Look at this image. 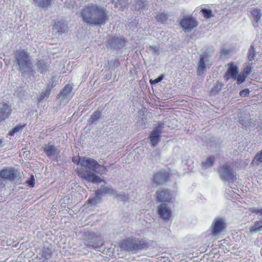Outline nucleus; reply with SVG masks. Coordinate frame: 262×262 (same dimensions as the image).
<instances>
[{
  "label": "nucleus",
  "mask_w": 262,
  "mask_h": 262,
  "mask_svg": "<svg viewBox=\"0 0 262 262\" xmlns=\"http://www.w3.org/2000/svg\"><path fill=\"white\" fill-rule=\"evenodd\" d=\"M78 164H80L82 166L77 170L78 175L81 178L93 183L103 182V180L101 177L91 171V170L94 171L101 174L105 172V168L99 165L97 161L94 159L82 158H79Z\"/></svg>",
  "instance_id": "obj_1"
},
{
  "label": "nucleus",
  "mask_w": 262,
  "mask_h": 262,
  "mask_svg": "<svg viewBox=\"0 0 262 262\" xmlns=\"http://www.w3.org/2000/svg\"><path fill=\"white\" fill-rule=\"evenodd\" d=\"M80 16L84 23L94 26L103 25L108 20L106 10L103 7L93 3L88 4L82 8Z\"/></svg>",
  "instance_id": "obj_2"
},
{
  "label": "nucleus",
  "mask_w": 262,
  "mask_h": 262,
  "mask_svg": "<svg viewBox=\"0 0 262 262\" xmlns=\"http://www.w3.org/2000/svg\"><path fill=\"white\" fill-rule=\"evenodd\" d=\"M14 63L18 66V70L20 72H26L31 70L32 62L29 53L25 50L17 51L15 53Z\"/></svg>",
  "instance_id": "obj_3"
},
{
  "label": "nucleus",
  "mask_w": 262,
  "mask_h": 262,
  "mask_svg": "<svg viewBox=\"0 0 262 262\" xmlns=\"http://www.w3.org/2000/svg\"><path fill=\"white\" fill-rule=\"evenodd\" d=\"M219 173L221 179L230 185L236 180V175L232 167L228 164H225L221 167Z\"/></svg>",
  "instance_id": "obj_4"
},
{
  "label": "nucleus",
  "mask_w": 262,
  "mask_h": 262,
  "mask_svg": "<svg viewBox=\"0 0 262 262\" xmlns=\"http://www.w3.org/2000/svg\"><path fill=\"white\" fill-rule=\"evenodd\" d=\"M121 247L129 252L136 253L144 248V243L138 238H128L121 243Z\"/></svg>",
  "instance_id": "obj_5"
},
{
  "label": "nucleus",
  "mask_w": 262,
  "mask_h": 262,
  "mask_svg": "<svg viewBox=\"0 0 262 262\" xmlns=\"http://www.w3.org/2000/svg\"><path fill=\"white\" fill-rule=\"evenodd\" d=\"M226 227V223L223 219L219 217L214 219L211 227L212 235L216 237H219Z\"/></svg>",
  "instance_id": "obj_6"
},
{
  "label": "nucleus",
  "mask_w": 262,
  "mask_h": 262,
  "mask_svg": "<svg viewBox=\"0 0 262 262\" xmlns=\"http://www.w3.org/2000/svg\"><path fill=\"white\" fill-rule=\"evenodd\" d=\"M180 25L185 32H190L198 26L196 19L191 16L184 15L180 21Z\"/></svg>",
  "instance_id": "obj_7"
},
{
  "label": "nucleus",
  "mask_w": 262,
  "mask_h": 262,
  "mask_svg": "<svg viewBox=\"0 0 262 262\" xmlns=\"http://www.w3.org/2000/svg\"><path fill=\"white\" fill-rule=\"evenodd\" d=\"M126 42L124 37L114 36L108 40L106 46L114 49H121L125 46Z\"/></svg>",
  "instance_id": "obj_8"
},
{
  "label": "nucleus",
  "mask_w": 262,
  "mask_h": 262,
  "mask_svg": "<svg viewBox=\"0 0 262 262\" xmlns=\"http://www.w3.org/2000/svg\"><path fill=\"white\" fill-rule=\"evenodd\" d=\"M156 201L160 202H169L172 199V193L168 189H159L156 193Z\"/></svg>",
  "instance_id": "obj_9"
},
{
  "label": "nucleus",
  "mask_w": 262,
  "mask_h": 262,
  "mask_svg": "<svg viewBox=\"0 0 262 262\" xmlns=\"http://www.w3.org/2000/svg\"><path fill=\"white\" fill-rule=\"evenodd\" d=\"M43 152L50 159L56 160L58 156L59 149L52 144H46L43 147Z\"/></svg>",
  "instance_id": "obj_10"
},
{
  "label": "nucleus",
  "mask_w": 262,
  "mask_h": 262,
  "mask_svg": "<svg viewBox=\"0 0 262 262\" xmlns=\"http://www.w3.org/2000/svg\"><path fill=\"white\" fill-rule=\"evenodd\" d=\"M228 69L225 75V78L227 80L230 78L235 79L237 75L238 70L237 66L233 62L228 64Z\"/></svg>",
  "instance_id": "obj_11"
},
{
  "label": "nucleus",
  "mask_w": 262,
  "mask_h": 262,
  "mask_svg": "<svg viewBox=\"0 0 262 262\" xmlns=\"http://www.w3.org/2000/svg\"><path fill=\"white\" fill-rule=\"evenodd\" d=\"M108 186L104 187L102 189L97 190L95 192V196L93 198L90 199L88 201V203L91 205H95L100 202L101 196L105 195L107 194V189Z\"/></svg>",
  "instance_id": "obj_12"
},
{
  "label": "nucleus",
  "mask_w": 262,
  "mask_h": 262,
  "mask_svg": "<svg viewBox=\"0 0 262 262\" xmlns=\"http://www.w3.org/2000/svg\"><path fill=\"white\" fill-rule=\"evenodd\" d=\"M169 173L164 169H160L155 173L153 183L156 185L163 183L168 178Z\"/></svg>",
  "instance_id": "obj_13"
},
{
  "label": "nucleus",
  "mask_w": 262,
  "mask_h": 262,
  "mask_svg": "<svg viewBox=\"0 0 262 262\" xmlns=\"http://www.w3.org/2000/svg\"><path fill=\"white\" fill-rule=\"evenodd\" d=\"M17 172L12 168L4 169L0 172V176L2 178L10 180L17 178Z\"/></svg>",
  "instance_id": "obj_14"
},
{
  "label": "nucleus",
  "mask_w": 262,
  "mask_h": 262,
  "mask_svg": "<svg viewBox=\"0 0 262 262\" xmlns=\"http://www.w3.org/2000/svg\"><path fill=\"white\" fill-rule=\"evenodd\" d=\"M158 212L163 219H167L170 216L171 210L167 204H162L159 206Z\"/></svg>",
  "instance_id": "obj_15"
},
{
  "label": "nucleus",
  "mask_w": 262,
  "mask_h": 262,
  "mask_svg": "<svg viewBox=\"0 0 262 262\" xmlns=\"http://www.w3.org/2000/svg\"><path fill=\"white\" fill-rule=\"evenodd\" d=\"M160 134L161 130L159 128L151 132L149 139L152 146L156 145L160 141Z\"/></svg>",
  "instance_id": "obj_16"
},
{
  "label": "nucleus",
  "mask_w": 262,
  "mask_h": 262,
  "mask_svg": "<svg viewBox=\"0 0 262 262\" xmlns=\"http://www.w3.org/2000/svg\"><path fill=\"white\" fill-rule=\"evenodd\" d=\"M11 111L8 104L0 103V121L4 120L8 117Z\"/></svg>",
  "instance_id": "obj_17"
},
{
  "label": "nucleus",
  "mask_w": 262,
  "mask_h": 262,
  "mask_svg": "<svg viewBox=\"0 0 262 262\" xmlns=\"http://www.w3.org/2000/svg\"><path fill=\"white\" fill-rule=\"evenodd\" d=\"M73 96L72 86L70 84H67L61 92L60 97L66 99V102H68Z\"/></svg>",
  "instance_id": "obj_18"
},
{
  "label": "nucleus",
  "mask_w": 262,
  "mask_h": 262,
  "mask_svg": "<svg viewBox=\"0 0 262 262\" xmlns=\"http://www.w3.org/2000/svg\"><path fill=\"white\" fill-rule=\"evenodd\" d=\"M251 14L253 18V26L257 27L258 26V22L262 15L261 10L257 8L253 9L251 11Z\"/></svg>",
  "instance_id": "obj_19"
},
{
  "label": "nucleus",
  "mask_w": 262,
  "mask_h": 262,
  "mask_svg": "<svg viewBox=\"0 0 262 262\" xmlns=\"http://www.w3.org/2000/svg\"><path fill=\"white\" fill-rule=\"evenodd\" d=\"M55 32H58L59 34L65 33L68 30L67 24L64 22L59 21L53 27Z\"/></svg>",
  "instance_id": "obj_20"
},
{
  "label": "nucleus",
  "mask_w": 262,
  "mask_h": 262,
  "mask_svg": "<svg viewBox=\"0 0 262 262\" xmlns=\"http://www.w3.org/2000/svg\"><path fill=\"white\" fill-rule=\"evenodd\" d=\"M33 4L41 8H47L51 4L52 0H32Z\"/></svg>",
  "instance_id": "obj_21"
},
{
  "label": "nucleus",
  "mask_w": 262,
  "mask_h": 262,
  "mask_svg": "<svg viewBox=\"0 0 262 262\" xmlns=\"http://www.w3.org/2000/svg\"><path fill=\"white\" fill-rule=\"evenodd\" d=\"M101 116V113L100 112H94V113L91 115L90 118L88 120L89 124H96Z\"/></svg>",
  "instance_id": "obj_22"
},
{
  "label": "nucleus",
  "mask_w": 262,
  "mask_h": 262,
  "mask_svg": "<svg viewBox=\"0 0 262 262\" xmlns=\"http://www.w3.org/2000/svg\"><path fill=\"white\" fill-rule=\"evenodd\" d=\"M262 228V220H260L254 223V225L250 227V232L255 233L259 231Z\"/></svg>",
  "instance_id": "obj_23"
},
{
  "label": "nucleus",
  "mask_w": 262,
  "mask_h": 262,
  "mask_svg": "<svg viewBox=\"0 0 262 262\" xmlns=\"http://www.w3.org/2000/svg\"><path fill=\"white\" fill-rule=\"evenodd\" d=\"M36 66L37 70L41 73L46 71L47 69V63L43 60H39L37 61Z\"/></svg>",
  "instance_id": "obj_24"
},
{
  "label": "nucleus",
  "mask_w": 262,
  "mask_h": 262,
  "mask_svg": "<svg viewBox=\"0 0 262 262\" xmlns=\"http://www.w3.org/2000/svg\"><path fill=\"white\" fill-rule=\"evenodd\" d=\"M214 158L212 157H208L205 161L202 163V167L204 169H207L211 167L213 165Z\"/></svg>",
  "instance_id": "obj_25"
},
{
  "label": "nucleus",
  "mask_w": 262,
  "mask_h": 262,
  "mask_svg": "<svg viewBox=\"0 0 262 262\" xmlns=\"http://www.w3.org/2000/svg\"><path fill=\"white\" fill-rule=\"evenodd\" d=\"M206 69V66L205 63L204 57H202L199 61V64L198 69V71L200 75L203 73Z\"/></svg>",
  "instance_id": "obj_26"
},
{
  "label": "nucleus",
  "mask_w": 262,
  "mask_h": 262,
  "mask_svg": "<svg viewBox=\"0 0 262 262\" xmlns=\"http://www.w3.org/2000/svg\"><path fill=\"white\" fill-rule=\"evenodd\" d=\"M261 162H262V150L255 155L252 161V164L253 165H258Z\"/></svg>",
  "instance_id": "obj_27"
},
{
  "label": "nucleus",
  "mask_w": 262,
  "mask_h": 262,
  "mask_svg": "<svg viewBox=\"0 0 262 262\" xmlns=\"http://www.w3.org/2000/svg\"><path fill=\"white\" fill-rule=\"evenodd\" d=\"M168 17V15L164 13H160L156 16L157 20L162 24L164 23L167 20Z\"/></svg>",
  "instance_id": "obj_28"
},
{
  "label": "nucleus",
  "mask_w": 262,
  "mask_h": 262,
  "mask_svg": "<svg viewBox=\"0 0 262 262\" xmlns=\"http://www.w3.org/2000/svg\"><path fill=\"white\" fill-rule=\"evenodd\" d=\"M52 256V251L48 248H43L42 252V256L46 259H49Z\"/></svg>",
  "instance_id": "obj_29"
},
{
  "label": "nucleus",
  "mask_w": 262,
  "mask_h": 262,
  "mask_svg": "<svg viewBox=\"0 0 262 262\" xmlns=\"http://www.w3.org/2000/svg\"><path fill=\"white\" fill-rule=\"evenodd\" d=\"M24 125H16L10 132V134L12 136H14L15 134H17V133H20L23 129V128L24 127Z\"/></svg>",
  "instance_id": "obj_30"
},
{
  "label": "nucleus",
  "mask_w": 262,
  "mask_h": 262,
  "mask_svg": "<svg viewBox=\"0 0 262 262\" xmlns=\"http://www.w3.org/2000/svg\"><path fill=\"white\" fill-rule=\"evenodd\" d=\"M201 12H202L204 17H205L206 18H209L213 17L211 10L207 9H202Z\"/></svg>",
  "instance_id": "obj_31"
},
{
  "label": "nucleus",
  "mask_w": 262,
  "mask_h": 262,
  "mask_svg": "<svg viewBox=\"0 0 262 262\" xmlns=\"http://www.w3.org/2000/svg\"><path fill=\"white\" fill-rule=\"evenodd\" d=\"M248 57L249 60H252L254 57V50L253 45H251L248 52Z\"/></svg>",
  "instance_id": "obj_32"
},
{
  "label": "nucleus",
  "mask_w": 262,
  "mask_h": 262,
  "mask_svg": "<svg viewBox=\"0 0 262 262\" xmlns=\"http://www.w3.org/2000/svg\"><path fill=\"white\" fill-rule=\"evenodd\" d=\"M246 75L244 73H241L238 75H236V79L237 83L241 84L244 82L245 80Z\"/></svg>",
  "instance_id": "obj_33"
},
{
  "label": "nucleus",
  "mask_w": 262,
  "mask_h": 262,
  "mask_svg": "<svg viewBox=\"0 0 262 262\" xmlns=\"http://www.w3.org/2000/svg\"><path fill=\"white\" fill-rule=\"evenodd\" d=\"M147 50L149 52L159 54V47L158 46H150Z\"/></svg>",
  "instance_id": "obj_34"
},
{
  "label": "nucleus",
  "mask_w": 262,
  "mask_h": 262,
  "mask_svg": "<svg viewBox=\"0 0 262 262\" xmlns=\"http://www.w3.org/2000/svg\"><path fill=\"white\" fill-rule=\"evenodd\" d=\"M27 186L30 187H33L35 185V179L33 175H31L29 179L26 181Z\"/></svg>",
  "instance_id": "obj_35"
},
{
  "label": "nucleus",
  "mask_w": 262,
  "mask_h": 262,
  "mask_svg": "<svg viewBox=\"0 0 262 262\" xmlns=\"http://www.w3.org/2000/svg\"><path fill=\"white\" fill-rule=\"evenodd\" d=\"M221 56L224 58H227L230 55V50L227 49H222L220 51Z\"/></svg>",
  "instance_id": "obj_36"
},
{
  "label": "nucleus",
  "mask_w": 262,
  "mask_h": 262,
  "mask_svg": "<svg viewBox=\"0 0 262 262\" xmlns=\"http://www.w3.org/2000/svg\"><path fill=\"white\" fill-rule=\"evenodd\" d=\"M50 95V92L47 90H45L43 91L40 96L39 100H43L44 99L47 98Z\"/></svg>",
  "instance_id": "obj_37"
},
{
  "label": "nucleus",
  "mask_w": 262,
  "mask_h": 262,
  "mask_svg": "<svg viewBox=\"0 0 262 262\" xmlns=\"http://www.w3.org/2000/svg\"><path fill=\"white\" fill-rule=\"evenodd\" d=\"M252 213H255L258 215H262V208L260 207H253L251 209Z\"/></svg>",
  "instance_id": "obj_38"
},
{
  "label": "nucleus",
  "mask_w": 262,
  "mask_h": 262,
  "mask_svg": "<svg viewBox=\"0 0 262 262\" xmlns=\"http://www.w3.org/2000/svg\"><path fill=\"white\" fill-rule=\"evenodd\" d=\"M107 194L112 195H114L116 194V190L114 189L112 186H108V189H107Z\"/></svg>",
  "instance_id": "obj_39"
},
{
  "label": "nucleus",
  "mask_w": 262,
  "mask_h": 262,
  "mask_svg": "<svg viewBox=\"0 0 262 262\" xmlns=\"http://www.w3.org/2000/svg\"><path fill=\"white\" fill-rule=\"evenodd\" d=\"M249 90L248 89H245L241 91L239 93L240 96L242 97H246L249 94Z\"/></svg>",
  "instance_id": "obj_40"
},
{
  "label": "nucleus",
  "mask_w": 262,
  "mask_h": 262,
  "mask_svg": "<svg viewBox=\"0 0 262 262\" xmlns=\"http://www.w3.org/2000/svg\"><path fill=\"white\" fill-rule=\"evenodd\" d=\"M163 79L162 77H159L158 78L155 79L154 81H151V83H157L159 82H160Z\"/></svg>",
  "instance_id": "obj_41"
},
{
  "label": "nucleus",
  "mask_w": 262,
  "mask_h": 262,
  "mask_svg": "<svg viewBox=\"0 0 262 262\" xmlns=\"http://www.w3.org/2000/svg\"><path fill=\"white\" fill-rule=\"evenodd\" d=\"M251 72V68L249 67L246 68L242 73H244L246 75L249 74Z\"/></svg>",
  "instance_id": "obj_42"
},
{
  "label": "nucleus",
  "mask_w": 262,
  "mask_h": 262,
  "mask_svg": "<svg viewBox=\"0 0 262 262\" xmlns=\"http://www.w3.org/2000/svg\"><path fill=\"white\" fill-rule=\"evenodd\" d=\"M116 198L117 199L120 200L122 201L125 200V196H124V194H117V195H116Z\"/></svg>",
  "instance_id": "obj_43"
},
{
  "label": "nucleus",
  "mask_w": 262,
  "mask_h": 262,
  "mask_svg": "<svg viewBox=\"0 0 262 262\" xmlns=\"http://www.w3.org/2000/svg\"><path fill=\"white\" fill-rule=\"evenodd\" d=\"M241 123L242 125H247V122L245 120L244 121L241 120Z\"/></svg>",
  "instance_id": "obj_44"
},
{
  "label": "nucleus",
  "mask_w": 262,
  "mask_h": 262,
  "mask_svg": "<svg viewBox=\"0 0 262 262\" xmlns=\"http://www.w3.org/2000/svg\"><path fill=\"white\" fill-rule=\"evenodd\" d=\"M137 3L140 6L141 5L143 4V2L142 1H138Z\"/></svg>",
  "instance_id": "obj_45"
},
{
  "label": "nucleus",
  "mask_w": 262,
  "mask_h": 262,
  "mask_svg": "<svg viewBox=\"0 0 262 262\" xmlns=\"http://www.w3.org/2000/svg\"><path fill=\"white\" fill-rule=\"evenodd\" d=\"M73 161L75 163L77 162V160L76 159V158H74L73 159Z\"/></svg>",
  "instance_id": "obj_46"
},
{
  "label": "nucleus",
  "mask_w": 262,
  "mask_h": 262,
  "mask_svg": "<svg viewBox=\"0 0 262 262\" xmlns=\"http://www.w3.org/2000/svg\"><path fill=\"white\" fill-rule=\"evenodd\" d=\"M260 253H261V255H262V248L260 250Z\"/></svg>",
  "instance_id": "obj_47"
},
{
  "label": "nucleus",
  "mask_w": 262,
  "mask_h": 262,
  "mask_svg": "<svg viewBox=\"0 0 262 262\" xmlns=\"http://www.w3.org/2000/svg\"><path fill=\"white\" fill-rule=\"evenodd\" d=\"M125 5H126V4H125V3H124V4H122V5H123V6H125Z\"/></svg>",
  "instance_id": "obj_48"
}]
</instances>
